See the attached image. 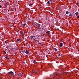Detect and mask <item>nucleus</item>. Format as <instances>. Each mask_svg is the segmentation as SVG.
I'll list each match as a JSON object with an SVG mask.
<instances>
[{
    "label": "nucleus",
    "mask_w": 79,
    "mask_h": 79,
    "mask_svg": "<svg viewBox=\"0 0 79 79\" xmlns=\"http://www.w3.org/2000/svg\"><path fill=\"white\" fill-rule=\"evenodd\" d=\"M8 74L9 76H14V73L12 71H11L8 73Z\"/></svg>",
    "instance_id": "f257e3e1"
},
{
    "label": "nucleus",
    "mask_w": 79,
    "mask_h": 79,
    "mask_svg": "<svg viewBox=\"0 0 79 79\" xmlns=\"http://www.w3.org/2000/svg\"><path fill=\"white\" fill-rule=\"evenodd\" d=\"M69 17H71L72 18H73V17H74V14L72 13H70L69 15Z\"/></svg>",
    "instance_id": "f03ea898"
},
{
    "label": "nucleus",
    "mask_w": 79,
    "mask_h": 79,
    "mask_svg": "<svg viewBox=\"0 0 79 79\" xmlns=\"http://www.w3.org/2000/svg\"><path fill=\"white\" fill-rule=\"evenodd\" d=\"M34 37H35V36H31V39H33V40H35V38H34Z\"/></svg>",
    "instance_id": "7ed1b4c3"
},
{
    "label": "nucleus",
    "mask_w": 79,
    "mask_h": 79,
    "mask_svg": "<svg viewBox=\"0 0 79 79\" xmlns=\"http://www.w3.org/2000/svg\"><path fill=\"white\" fill-rule=\"evenodd\" d=\"M8 6V2H6L5 4V8H6Z\"/></svg>",
    "instance_id": "20e7f679"
},
{
    "label": "nucleus",
    "mask_w": 79,
    "mask_h": 79,
    "mask_svg": "<svg viewBox=\"0 0 79 79\" xmlns=\"http://www.w3.org/2000/svg\"><path fill=\"white\" fill-rule=\"evenodd\" d=\"M33 73H35V74H36V73H37V71L36 70H33Z\"/></svg>",
    "instance_id": "39448f33"
},
{
    "label": "nucleus",
    "mask_w": 79,
    "mask_h": 79,
    "mask_svg": "<svg viewBox=\"0 0 79 79\" xmlns=\"http://www.w3.org/2000/svg\"><path fill=\"white\" fill-rule=\"evenodd\" d=\"M26 50V49L23 50L22 51V52L23 53H25Z\"/></svg>",
    "instance_id": "423d86ee"
},
{
    "label": "nucleus",
    "mask_w": 79,
    "mask_h": 79,
    "mask_svg": "<svg viewBox=\"0 0 79 79\" xmlns=\"http://www.w3.org/2000/svg\"><path fill=\"white\" fill-rule=\"evenodd\" d=\"M25 53H26V54H29V51L26 50L25 51Z\"/></svg>",
    "instance_id": "0eeeda50"
},
{
    "label": "nucleus",
    "mask_w": 79,
    "mask_h": 79,
    "mask_svg": "<svg viewBox=\"0 0 79 79\" xmlns=\"http://www.w3.org/2000/svg\"><path fill=\"white\" fill-rule=\"evenodd\" d=\"M5 58L6 59V60H8V59H9V57L8 56H6L5 57Z\"/></svg>",
    "instance_id": "6e6552de"
},
{
    "label": "nucleus",
    "mask_w": 79,
    "mask_h": 79,
    "mask_svg": "<svg viewBox=\"0 0 79 79\" xmlns=\"http://www.w3.org/2000/svg\"><path fill=\"white\" fill-rule=\"evenodd\" d=\"M40 26H41V25L39 23L38 24V26L37 27H38L39 28V27H40Z\"/></svg>",
    "instance_id": "1a4fd4ad"
},
{
    "label": "nucleus",
    "mask_w": 79,
    "mask_h": 79,
    "mask_svg": "<svg viewBox=\"0 0 79 79\" xmlns=\"http://www.w3.org/2000/svg\"><path fill=\"white\" fill-rule=\"evenodd\" d=\"M46 33H47L48 34H50V32L49 31H46Z\"/></svg>",
    "instance_id": "9d476101"
},
{
    "label": "nucleus",
    "mask_w": 79,
    "mask_h": 79,
    "mask_svg": "<svg viewBox=\"0 0 79 79\" xmlns=\"http://www.w3.org/2000/svg\"><path fill=\"white\" fill-rule=\"evenodd\" d=\"M53 48V50H54V51H55V52H56V51H57V49L55 48Z\"/></svg>",
    "instance_id": "9b49d317"
},
{
    "label": "nucleus",
    "mask_w": 79,
    "mask_h": 79,
    "mask_svg": "<svg viewBox=\"0 0 79 79\" xmlns=\"http://www.w3.org/2000/svg\"><path fill=\"white\" fill-rule=\"evenodd\" d=\"M20 33L21 34V35H23L24 33L21 31H20Z\"/></svg>",
    "instance_id": "f8f14e48"
},
{
    "label": "nucleus",
    "mask_w": 79,
    "mask_h": 79,
    "mask_svg": "<svg viewBox=\"0 0 79 79\" xmlns=\"http://www.w3.org/2000/svg\"><path fill=\"white\" fill-rule=\"evenodd\" d=\"M78 14H79V12H77L75 13V15L76 16H78Z\"/></svg>",
    "instance_id": "ddd939ff"
},
{
    "label": "nucleus",
    "mask_w": 79,
    "mask_h": 79,
    "mask_svg": "<svg viewBox=\"0 0 79 79\" xmlns=\"http://www.w3.org/2000/svg\"><path fill=\"white\" fill-rule=\"evenodd\" d=\"M62 45H63V43H60V47H62Z\"/></svg>",
    "instance_id": "4468645a"
},
{
    "label": "nucleus",
    "mask_w": 79,
    "mask_h": 79,
    "mask_svg": "<svg viewBox=\"0 0 79 79\" xmlns=\"http://www.w3.org/2000/svg\"><path fill=\"white\" fill-rule=\"evenodd\" d=\"M36 61V60H32V63H35Z\"/></svg>",
    "instance_id": "2eb2a0df"
},
{
    "label": "nucleus",
    "mask_w": 79,
    "mask_h": 79,
    "mask_svg": "<svg viewBox=\"0 0 79 79\" xmlns=\"http://www.w3.org/2000/svg\"><path fill=\"white\" fill-rule=\"evenodd\" d=\"M23 26H26V23L25 22H24L23 23Z\"/></svg>",
    "instance_id": "dca6fc26"
},
{
    "label": "nucleus",
    "mask_w": 79,
    "mask_h": 79,
    "mask_svg": "<svg viewBox=\"0 0 79 79\" xmlns=\"http://www.w3.org/2000/svg\"><path fill=\"white\" fill-rule=\"evenodd\" d=\"M67 15H68V14H69V12H68V11H66V12L65 13Z\"/></svg>",
    "instance_id": "f3484780"
},
{
    "label": "nucleus",
    "mask_w": 79,
    "mask_h": 79,
    "mask_svg": "<svg viewBox=\"0 0 79 79\" xmlns=\"http://www.w3.org/2000/svg\"><path fill=\"white\" fill-rule=\"evenodd\" d=\"M51 3H54V1L53 0H52L51 1Z\"/></svg>",
    "instance_id": "a211bd4d"
},
{
    "label": "nucleus",
    "mask_w": 79,
    "mask_h": 79,
    "mask_svg": "<svg viewBox=\"0 0 79 79\" xmlns=\"http://www.w3.org/2000/svg\"><path fill=\"white\" fill-rule=\"evenodd\" d=\"M47 2L48 4V5H49V4L50 3V1H48Z\"/></svg>",
    "instance_id": "6ab92c4d"
},
{
    "label": "nucleus",
    "mask_w": 79,
    "mask_h": 79,
    "mask_svg": "<svg viewBox=\"0 0 79 79\" xmlns=\"http://www.w3.org/2000/svg\"><path fill=\"white\" fill-rule=\"evenodd\" d=\"M17 40L18 41V42H19V40H20V39H17Z\"/></svg>",
    "instance_id": "aec40b11"
},
{
    "label": "nucleus",
    "mask_w": 79,
    "mask_h": 79,
    "mask_svg": "<svg viewBox=\"0 0 79 79\" xmlns=\"http://www.w3.org/2000/svg\"><path fill=\"white\" fill-rule=\"evenodd\" d=\"M22 39H23V40L24 39V36H23L22 37Z\"/></svg>",
    "instance_id": "412c9836"
},
{
    "label": "nucleus",
    "mask_w": 79,
    "mask_h": 79,
    "mask_svg": "<svg viewBox=\"0 0 79 79\" xmlns=\"http://www.w3.org/2000/svg\"><path fill=\"white\" fill-rule=\"evenodd\" d=\"M33 11H34V10H31V12H32V13H33Z\"/></svg>",
    "instance_id": "4be33fe9"
},
{
    "label": "nucleus",
    "mask_w": 79,
    "mask_h": 79,
    "mask_svg": "<svg viewBox=\"0 0 79 79\" xmlns=\"http://www.w3.org/2000/svg\"><path fill=\"white\" fill-rule=\"evenodd\" d=\"M28 20H30V21H31V19H30V18H28Z\"/></svg>",
    "instance_id": "5701e85b"
},
{
    "label": "nucleus",
    "mask_w": 79,
    "mask_h": 79,
    "mask_svg": "<svg viewBox=\"0 0 79 79\" xmlns=\"http://www.w3.org/2000/svg\"><path fill=\"white\" fill-rule=\"evenodd\" d=\"M78 4H79V3L78 2H77L76 4L77 5V6H78Z\"/></svg>",
    "instance_id": "b1692460"
},
{
    "label": "nucleus",
    "mask_w": 79,
    "mask_h": 79,
    "mask_svg": "<svg viewBox=\"0 0 79 79\" xmlns=\"http://www.w3.org/2000/svg\"><path fill=\"white\" fill-rule=\"evenodd\" d=\"M3 52H4V53H6V52L5 51H4Z\"/></svg>",
    "instance_id": "393cba45"
},
{
    "label": "nucleus",
    "mask_w": 79,
    "mask_h": 79,
    "mask_svg": "<svg viewBox=\"0 0 79 79\" xmlns=\"http://www.w3.org/2000/svg\"><path fill=\"white\" fill-rule=\"evenodd\" d=\"M58 56H61V54H60V53H59Z\"/></svg>",
    "instance_id": "a878e982"
},
{
    "label": "nucleus",
    "mask_w": 79,
    "mask_h": 79,
    "mask_svg": "<svg viewBox=\"0 0 79 79\" xmlns=\"http://www.w3.org/2000/svg\"><path fill=\"white\" fill-rule=\"evenodd\" d=\"M64 73L65 74H67L68 73V72H64Z\"/></svg>",
    "instance_id": "bb28decb"
},
{
    "label": "nucleus",
    "mask_w": 79,
    "mask_h": 79,
    "mask_svg": "<svg viewBox=\"0 0 79 79\" xmlns=\"http://www.w3.org/2000/svg\"><path fill=\"white\" fill-rule=\"evenodd\" d=\"M59 74H60V75L63 74V73H60Z\"/></svg>",
    "instance_id": "cd10ccee"
},
{
    "label": "nucleus",
    "mask_w": 79,
    "mask_h": 79,
    "mask_svg": "<svg viewBox=\"0 0 79 79\" xmlns=\"http://www.w3.org/2000/svg\"><path fill=\"white\" fill-rule=\"evenodd\" d=\"M77 18H78V19H79V16H77Z\"/></svg>",
    "instance_id": "c85d7f7f"
},
{
    "label": "nucleus",
    "mask_w": 79,
    "mask_h": 79,
    "mask_svg": "<svg viewBox=\"0 0 79 79\" xmlns=\"http://www.w3.org/2000/svg\"><path fill=\"white\" fill-rule=\"evenodd\" d=\"M0 8H2V6L1 5H0Z\"/></svg>",
    "instance_id": "c756f323"
},
{
    "label": "nucleus",
    "mask_w": 79,
    "mask_h": 79,
    "mask_svg": "<svg viewBox=\"0 0 79 79\" xmlns=\"http://www.w3.org/2000/svg\"><path fill=\"white\" fill-rule=\"evenodd\" d=\"M29 5L30 6H31L32 5V4H30Z\"/></svg>",
    "instance_id": "7c9ffc66"
},
{
    "label": "nucleus",
    "mask_w": 79,
    "mask_h": 79,
    "mask_svg": "<svg viewBox=\"0 0 79 79\" xmlns=\"http://www.w3.org/2000/svg\"><path fill=\"white\" fill-rule=\"evenodd\" d=\"M38 44H39L40 45V43H38Z\"/></svg>",
    "instance_id": "2f4dec72"
},
{
    "label": "nucleus",
    "mask_w": 79,
    "mask_h": 79,
    "mask_svg": "<svg viewBox=\"0 0 79 79\" xmlns=\"http://www.w3.org/2000/svg\"><path fill=\"white\" fill-rule=\"evenodd\" d=\"M14 49H16V48H14Z\"/></svg>",
    "instance_id": "473e14b6"
},
{
    "label": "nucleus",
    "mask_w": 79,
    "mask_h": 79,
    "mask_svg": "<svg viewBox=\"0 0 79 79\" xmlns=\"http://www.w3.org/2000/svg\"><path fill=\"white\" fill-rule=\"evenodd\" d=\"M8 12H9V11H10V10H8Z\"/></svg>",
    "instance_id": "72a5a7b5"
},
{
    "label": "nucleus",
    "mask_w": 79,
    "mask_h": 79,
    "mask_svg": "<svg viewBox=\"0 0 79 79\" xmlns=\"http://www.w3.org/2000/svg\"><path fill=\"white\" fill-rule=\"evenodd\" d=\"M50 1H52V0H49Z\"/></svg>",
    "instance_id": "f704fd0d"
},
{
    "label": "nucleus",
    "mask_w": 79,
    "mask_h": 79,
    "mask_svg": "<svg viewBox=\"0 0 79 79\" xmlns=\"http://www.w3.org/2000/svg\"><path fill=\"white\" fill-rule=\"evenodd\" d=\"M5 11H7V10H5Z\"/></svg>",
    "instance_id": "c9c22d12"
},
{
    "label": "nucleus",
    "mask_w": 79,
    "mask_h": 79,
    "mask_svg": "<svg viewBox=\"0 0 79 79\" xmlns=\"http://www.w3.org/2000/svg\"><path fill=\"white\" fill-rule=\"evenodd\" d=\"M14 27H16V26H15Z\"/></svg>",
    "instance_id": "e433bc0d"
},
{
    "label": "nucleus",
    "mask_w": 79,
    "mask_h": 79,
    "mask_svg": "<svg viewBox=\"0 0 79 79\" xmlns=\"http://www.w3.org/2000/svg\"><path fill=\"white\" fill-rule=\"evenodd\" d=\"M4 45H5V43H4Z\"/></svg>",
    "instance_id": "4c0bfd02"
},
{
    "label": "nucleus",
    "mask_w": 79,
    "mask_h": 79,
    "mask_svg": "<svg viewBox=\"0 0 79 79\" xmlns=\"http://www.w3.org/2000/svg\"><path fill=\"white\" fill-rule=\"evenodd\" d=\"M52 10H53V8H52Z\"/></svg>",
    "instance_id": "58836bf2"
},
{
    "label": "nucleus",
    "mask_w": 79,
    "mask_h": 79,
    "mask_svg": "<svg viewBox=\"0 0 79 79\" xmlns=\"http://www.w3.org/2000/svg\"><path fill=\"white\" fill-rule=\"evenodd\" d=\"M33 2L34 3V2Z\"/></svg>",
    "instance_id": "ea45409f"
},
{
    "label": "nucleus",
    "mask_w": 79,
    "mask_h": 79,
    "mask_svg": "<svg viewBox=\"0 0 79 79\" xmlns=\"http://www.w3.org/2000/svg\"><path fill=\"white\" fill-rule=\"evenodd\" d=\"M33 1H34V0H33Z\"/></svg>",
    "instance_id": "a19ab883"
}]
</instances>
